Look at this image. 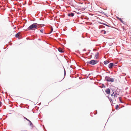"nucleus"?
I'll return each mask as SVG.
<instances>
[{
  "instance_id": "obj_1",
  "label": "nucleus",
  "mask_w": 131,
  "mask_h": 131,
  "mask_svg": "<svg viewBox=\"0 0 131 131\" xmlns=\"http://www.w3.org/2000/svg\"><path fill=\"white\" fill-rule=\"evenodd\" d=\"M41 24H37V23H34L32 24L27 28L28 30H33L39 28L40 27Z\"/></svg>"
},
{
  "instance_id": "obj_2",
  "label": "nucleus",
  "mask_w": 131,
  "mask_h": 131,
  "mask_svg": "<svg viewBox=\"0 0 131 131\" xmlns=\"http://www.w3.org/2000/svg\"><path fill=\"white\" fill-rule=\"evenodd\" d=\"M97 62L98 61L97 60H92L90 61L87 62L86 63L88 64L92 65H94L97 63Z\"/></svg>"
},
{
  "instance_id": "obj_3",
  "label": "nucleus",
  "mask_w": 131,
  "mask_h": 131,
  "mask_svg": "<svg viewBox=\"0 0 131 131\" xmlns=\"http://www.w3.org/2000/svg\"><path fill=\"white\" fill-rule=\"evenodd\" d=\"M105 80L107 81L113 82L114 81V79L111 78L110 77L108 76H106L105 77Z\"/></svg>"
},
{
  "instance_id": "obj_4",
  "label": "nucleus",
  "mask_w": 131,
  "mask_h": 131,
  "mask_svg": "<svg viewBox=\"0 0 131 131\" xmlns=\"http://www.w3.org/2000/svg\"><path fill=\"white\" fill-rule=\"evenodd\" d=\"M114 100L116 101V98L118 96V94L117 93H115L114 94Z\"/></svg>"
},
{
  "instance_id": "obj_5",
  "label": "nucleus",
  "mask_w": 131,
  "mask_h": 131,
  "mask_svg": "<svg viewBox=\"0 0 131 131\" xmlns=\"http://www.w3.org/2000/svg\"><path fill=\"white\" fill-rule=\"evenodd\" d=\"M21 35V33L20 32H19L15 35V37H16L19 38V37Z\"/></svg>"
},
{
  "instance_id": "obj_6",
  "label": "nucleus",
  "mask_w": 131,
  "mask_h": 131,
  "mask_svg": "<svg viewBox=\"0 0 131 131\" xmlns=\"http://www.w3.org/2000/svg\"><path fill=\"white\" fill-rule=\"evenodd\" d=\"M74 13H70L68 14V16L70 17H72L74 16Z\"/></svg>"
},
{
  "instance_id": "obj_7",
  "label": "nucleus",
  "mask_w": 131,
  "mask_h": 131,
  "mask_svg": "<svg viewBox=\"0 0 131 131\" xmlns=\"http://www.w3.org/2000/svg\"><path fill=\"white\" fill-rule=\"evenodd\" d=\"M113 63H111L109 64L108 66L109 68L110 69H112L113 68Z\"/></svg>"
},
{
  "instance_id": "obj_8",
  "label": "nucleus",
  "mask_w": 131,
  "mask_h": 131,
  "mask_svg": "<svg viewBox=\"0 0 131 131\" xmlns=\"http://www.w3.org/2000/svg\"><path fill=\"white\" fill-rule=\"evenodd\" d=\"M105 92L107 94H110V90L108 88L106 89Z\"/></svg>"
},
{
  "instance_id": "obj_9",
  "label": "nucleus",
  "mask_w": 131,
  "mask_h": 131,
  "mask_svg": "<svg viewBox=\"0 0 131 131\" xmlns=\"http://www.w3.org/2000/svg\"><path fill=\"white\" fill-rule=\"evenodd\" d=\"M116 18L118 19L122 23H123V24H124V21H123L122 19L121 18H119L117 16L116 17Z\"/></svg>"
},
{
  "instance_id": "obj_10",
  "label": "nucleus",
  "mask_w": 131,
  "mask_h": 131,
  "mask_svg": "<svg viewBox=\"0 0 131 131\" xmlns=\"http://www.w3.org/2000/svg\"><path fill=\"white\" fill-rule=\"evenodd\" d=\"M98 55H99V53L98 52H97L95 54V59H97V57L98 56Z\"/></svg>"
},
{
  "instance_id": "obj_11",
  "label": "nucleus",
  "mask_w": 131,
  "mask_h": 131,
  "mask_svg": "<svg viewBox=\"0 0 131 131\" xmlns=\"http://www.w3.org/2000/svg\"><path fill=\"white\" fill-rule=\"evenodd\" d=\"M58 50L60 52H63V51L62 50V49L60 48H59L58 49Z\"/></svg>"
},
{
  "instance_id": "obj_12",
  "label": "nucleus",
  "mask_w": 131,
  "mask_h": 131,
  "mask_svg": "<svg viewBox=\"0 0 131 131\" xmlns=\"http://www.w3.org/2000/svg\"><path fill=\"white\" fill-rule=\"evenodd\" d=\"M109 63V62L107 61H104V63L105 64H108Z\"/></svg>"
},
{
  "instance_id": "obj_13",
  "label": "nucleus",
  "mask_w": 131,
  "mask_h": 131,
  "mask_svg": "<svg viewBox=\"0 0 131 131\" xmlns=\"http://www.w3.org/2000/svg\"><path fill=\"white\" fill-rule=\"evenodd\" d=\"M119 107V106L118 105H116V106L115 109L116 110H118Z\"/></svg>"
},
{
  "instance_id": "obj_14",
  "label": "nucleus",
  "mask_w": 131,
  "mask_h": 131,
  "mask_svg": "<svg viewBox=\"0 0 131 131\" xmlns=\"http://www.w3.org/2000/svg\"><path fill=\"white\" fill-rule=\"evenodd\" d=\"M24 118L26 119L27 121H28V122H30V121L28 119H27V118H26L25 117H24Z\"/></svg>"
},
{
  "instance_id": "obj_15",
  "label": "nucleus",
  "mask_w": 131,
  "mask_h": 131,
  "mask_svg": "<svg viewBox=\"0 0 131 131\" xmlns=\"http://www.w3.org/2000/svg\"><path fill=\"white\" fill-rule=\"evenodd\" d=\"M109 100L111 103H113L112 100L110 98L109 99Z\"/></svg>"
},
{
  "instance_id": "obj_16",
  "label": "nucleus",
  "mask_w": 131,
  "mask_h": 131,
  "mask_svg": "<svg viewBox=\"0 0 131 131\" xmlns=\"http://www.w3.org/2000/svg\"><path fill=\"white\" fill-rule=\"evenodd\" d=\"M40 31L42 33H43V29H42L40 30Z\"/></svg>"
},
{
  "instance_id": "obj_17",
  "label": "nucleus",
  "mask_w": 131,
  "mask_h": 131,
  "mask_svg": "<svg viewBox=\"0 0 131 131\" xmlns=\"http://www.w3.org/2000/svg\"><path fill=\"white\" fill-rule=\"evenodd\" d=\"M29 122L30 123V125L32 126V128H33V124H32V123H31V121H30V122Z\"/></svg>"
},
{
  "instance_id": "obj_18",
  "label": "nucleus",
  "mask_w": 131,
  "mask_h": 131,
  "mask_svg": "<svg viewBox=\"0 0 131 131\" xmlns=\"http://www.w3.org/2000/svg\"><path fill=\"white\" fill-rule=\"evenodd\" d=\"M53 30V29L52 28V27L51 29V31L50 33H51L52 31Z\"/></svg>"
},
{
  "instance_id": "obj_19",
  "label": "nucleus",
  "mask_w": 131,
  "mask_h": 131,
  "mask_svg": "<svg viewBox=\"0 0 131 131\" xmlns=\"http://www.w3.org/2000/svg\"><path fill=\"white\" fill-rule=\"evenodd\" d=\"M2 105V103L1 102H0V107H1V106Z\"/></svg>"
},
{
  "instance_id": "obj_20",
  "label": "nucleus",
  "mask_w": 131,
  "mask_h": 131,
  "mask_svg": "<svg viewBox=\"0 0 131 131\" xmlns=\"http://www.w3.org/2000/svg\"><path fill=\"white\" fill-rule=\"evenodd\" d=\"M119 100L120 101V102H122L121 101V97H119Z\"/></svg>"
},
{
  "instance_id": "obj_21",
  "label": "nucleus",
  "mask_w": 131,
  "mask_h": 131,
  "mask_svg": "<svg viewBox=\"0 0 131 131\" xmlns=\"http://www.w3.org/2000/svg\"><path fill=\"white\" fill-rule=\"evenodd\" d=\"M106 25V26H107L109 27V26L108 25Z\"/></svg>"
},
{
  "instance_id": "obj_22",
  "label": "nucleus",
  "mask_w": 131,
  "mask_h": 131,
  "mask_svg": "<svg viewBox=\"0 0 131 131\" xmlns=\"http://www.w3.org/2000/svg\"><path fill=\"white\" fill-rule=\"evenodd\" d=\"M106 33V31H105L104 32V34H105Z\"/></svg>"
},
{
  "instance_id": "obj_23",
  "label": "nucleus",
  "mask_w": 131,
  "mask_h": 131,
  "mask_svg": "<svg viewBox=\"0 0 131 131\" xmlns=\"http://www.w3.org/2000/svg\"><path fill=\"white\" fill-rule=\"evenodd\" d=\"M113 94H111V96H113Z\"/></svg>"
},
{
  "instance_id": "obj_24",
  "label": "nucleus",
  "mask_w": 131,
  "mask_h": 131,
  "mask_svg": "<svg viewBox=\"0 0 131 131\" xmlns=\"http://www.w3.org/2000/svg\"><path fill=\"white\" fill-rule=\"evenodd\" d=\"M65 73H65V71L64 74H65Z\"/></svg>"
}]
</instances>
